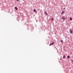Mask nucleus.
Masks as SVG:
<instances>
[{"label":"nucleus","instance_id":"nucleus-10","mask_svg":"<svg viewBox=\"0 0 73 73\" xmlns=\"http://www.w3.org/2000/svg\"><path fill=\"white\" fill-rule=\"evenodd\" d=\"M44 12H45V13L46 14V15H48V13H46V12L45 11H44Z\"/></svg>","mask_w":73,"mask_h":73},{"label":"nucleus","instance_id":"nucleus-3","mask_svg":"<svg viewBox=\"0 0 73 73\" xmlns=\"http://www.w3.org/2000/svg\"><path fill=\"white\" fill-rule=\"evenodd\" d=\"M70 33H73V32H72V31L71 30L70 31Z\"/></svg>","mask_w":73,"mask_h":73},{"label":"nucleus","instance_id":"nucleus-9","mask_svg":"<svg viewBox=\"0 0 73 73\" xmlns=\"http://www.w3.org/2000/svg\"><path fill=\"white\" fill-rule=\"evenodd\" d=\"M34 12H36V10L34 9Z\"/></svg>","mask_w":73,"mask_h":73},{"label":"nucleus","instance_id":"nucleus-8","mask_svg":"<svg viewBox=\"0 0 73 73\" xmlns=\"http://www.w3.org/2000/svg\"><path fill=\"white\" fill-rule=\"evenodd\" d=\"M67 58H70V56H67Z\"/></svg>","mask_w":73,"mask_h":73},{"label":"nucleus","instance_id":"nucleus-11","mask_svg":"<svg viewBox=\"0 0 73 73\" xmlns=\"http://www.w3.org/2000/svg\"><path fill=\"white\" fill-rule=\"evenodd\" d=\"M51 20L53 21V19H53V18H51Z\"/></svg>","mask_w":73,"mask_h":73},{"label":"nucleus","instance_id":"nucleus-1","mask_svg":"<svg viewBox=\"0 0 73 73\" xmlns=\"http://www.w3.org/2000/svg\"><path fill=\"white\" fill-rule=\"evenodd\" d=\"M62 19L63 20V21H65V17H62Z\"/></svg>","mask_w":73,"mask_h":73},{"label":"nucleus","instance_id":"nucleus-5","mask_svg":"<svg viewBox=\"0 0 73 73\" xmlns=\"http://www.w3.org/2000/svg\"><path fill=\"white\" fill-rule=\"evenodd\" d=\"M15 9L16 10H17V7H15Z\"/></svg>","mask_w":73,"mask_h":73},{"label":"nucleus","instance_id":"nucleus-2","mask_svg":"<svg viewBox=\"0 0 73 73\" xmlns=\"http://www.w3.org/2000/svg\"><path fill=\"white\" fill-rule=\"evenodd\" d=\"M53 44H54V42H52V43H51L49 45L50 46H51V45H53Z\"/></svg>","mask_w":73,"mask_h":73},{"label":"nucleus","instance_id":"nucleus-6","mask_svg":"<svg viewBox=\"0 0 73 73\" xmlns=\"http://www.w3.org/2000/svg\"><path fill=\"white\" fill-rule=\"evenodd\" d=\"M65 58V55H64V56H63V58H64V59Z\"/></svg>","mask_w":73,"mask_h":73},{"label":"nucleus","instance_id":"nucleus-15","mask_svg":"<svg viewBox=\"0 0 73 73\" xmlns=\"http://www.w3.org/2000/svg\"><path fill=\"white\" fill-rule=\"evenodd\" d=\"M64 9H65V8H64Z\"/></svg>","mask_w":73,"mask_h":73},{"label":"nucleus","instance_id":"nucleus-7","mask_svg":"<svg viewBox=\"0 0 73 73\" xmlns=\"http://www.w3.org/2000/svg\"><path fill=\"white\" fill-rule=\"evenodd\" d=\"M70 20H72V18L70 17Z\"/></svg>","mask_w":73,"mask_h":73},{"label":"nucleus","instance_id":"nucleus-13","mask_svg":"<svg viewBox=\"0 0 73 73\" xmlns=\"http://www.w3.org/2000/svg\"><path fill=\"white\" fill-rule=\"evenodd\" d=\"M19 0H17V1H19Z\"/></svg>","mask_w":73,"mask_h":73},{"label":"nucleus","instance_id":"nucleus-4","mask_svg":"<svg viewBox=\"0 0 73 73\" xmlns=\"http://www.w3.org/2000/svg\"><path fill=\"white\" fill-rule=\"evenodd\" d=\"M64 12H65V11H62L61 13H62V14H63V13H64Z\"/></svg>","mask_w":73,"mask_h":73},{"label":"nucleus","instance_id":"nucleus-12","mask_svg":"<svg viewBox=\"0 0 73 73\" xmlns=\"http://www.w3.org/2000/svg\"><path fill=\"white\" fill-rule=\"evenodd\" d=\"M61 42H63V40H61Z\"/></svg>","mask_w":73,"mask_h":73},{"label":"nucleus","instance_id":"nucleus-14","mask_svg":"<svg viewBox=\"0 0 73 73\" xmlns=\"http://www.w3.org/2000/svg\"><path fill=\"white\" fill-rule=\"evenodd\" d=\"M60 60H62V59H60Z\"/></svg>","mask_w":73,"mask_h":73}]
</instances>
